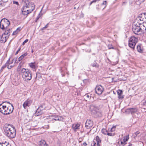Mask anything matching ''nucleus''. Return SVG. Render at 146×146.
Listing matches in <instances>:
<instances>
[{
  "instance_id": "6e6d98bb",
  "label": "nucleus",
  "mask_w": 146,
  "mask_h": 146,
  "mask_svg": "<svg viewBox=\"0 0 146 146\" xmlns=\"http://www.w3.org/2000/svg\"><path fill=\"white\" fill-rule=\"evenodd\" d=\"M136 116L135 115H132L133 117H135L138 118V117H137V114H136Z\"/></svg>"
},
{
  "instance_id": "f03ea898",
  "label": "nucleus",
  "mask_w": 146,
  "mask_h": 146,
  "mask_svg": "<svg viewBox=\"0 0 146 146\" xmlns=\"http://www.w3.org/2000/svg\"><path fill=\"white\" fill-rule=\"evenodd\" d=\"M4 130L5 135L10 139L13 138L15 137L16 131L14 127L12 126L9 124H7L5 125Z\"/></svg>"
},
{
  "instance_id": "69168bd1",
  "label": "nucleus",
  "mask_w": 146,
  "mask_h": 146,
  "mask_svg": "<svg viewBox=\"0 0 146 146\" xmlns=\"http://www.w3.org/2000/svg\"><path fill=\"white\" fill-rule=\"evenodd\" d=\"M126 2H123V3H126Z\"/></svg>"
},
{
  "instance_id": "0e129e2a",
  "label": "nucleus",
  "mask_w": 146,
  "mask_h": 146,
  "mask_svg": "<svg viewBox=\"0 0 146 146\" xmlns=\"http://www.w3.org/2000/svg\"><path fill=\"white\" fill-rule=\"evenodd\" d=\"M97 9H98V10H99L100 9V8H98L97 7Z\"/></svg>"
},
{
  "instance_id": "ddd939ff",
  "label": "nucleus",
  "mask_w": 146,
  "mask_h": 146,
  "mask_svg": "<svg viewBox=\"0 0 146 146\" xmlns=\"http://www.w3.org/2000/svg\"><path fill=\"white\" fill-rule=\"evenodd\" d=\"M9 38L8 36H6L4 35H2V36L1 37L0 42L1 43L5 42Z\"/></svg>"
},
{
  "instance_id": "a18cd8bd",
  "label": "nucleus",
  "mask_w": 146,
  "mask_h": 146,
  "mask_svg": "<svg viewBox=\"0 0 146 146\" xmlns=\"http://www.w3.org/2000/svg\"><path fill=\"white\" fill-rule=\"evenodd\" d=\"M28 41V39H26L23 43L22 45H25V44Z\"/></svg>"
},
{
  "instance_id": "8fccbe9b",
  "label": "nucleus",
  "mask_w": 146,
  "mask_h": 146,
  "mask_svg": "<svg viewBox=\"0 0 146 146\" xmlns=\"http://www.w3.org/2000/svg\"><path fill=\"white\" fill-rule=\"evenodd\" d=\"M40 16L39 15L36 18V20L35 21L36 22H37V21L39 19V18L40 17Z\"/></svg>"
},
{
  "instance_id": "603ef678",
  "label": "nucleus",
  "mask_w": 146,
  "mask_h": 146,
  "mask_svg": "<svg viewBox=\"0 0 146 146\" xmlns=\"http://www.w3.org/2000/svg\"><path fill=\"white\" fill-rule=\"evenodd\" d=\"M121 145H124L126 143H124V142H123V141H121Z\"/></svg>"
},
{
  "instance_id": "052dcab7",
  "label": "nucleus",
  "mask_w": 146,
  "mask_h": 146,
  "mask_svg": "<svg viewBox=\"0 0 146 146\" xmlns=\"http://www.w3.org/2000/svg\"><path fill=\"white\" fill-rule=\"evenodd\" d=\"M96 144V143H94V145H93V146H95V145Z\"/></svg>"
},
{
  "instance_id": "bf43d9fd",
  "label": "nucleus",
  "mask_w": 146,
  "mask_h": 146,
  "mask_svg": "<svg viewBox=\"0 0 146 146\" xmlns=\"http://www.w3.org/2000/svg\"><path fill=\"white\" fill-rule=\"evenodd\" d=\"M34 52V51H33V49H32V50H31V52L32 53H33Z\"/></svg>"
},
{
  "instance_id": "bb28decb",
  "label": "nucleus",
  "mask_w": 146,
  "mask_h": 146,
  "mask_svg": "<svg viewBox=\"0 0 146 146\" xmlns=\"http://www.w3.org/2000/svg\"><path fill=\"white\" fill-rule=\"evenodd\" d=\"M140 16H141L143 19H146V13H142L140 14Z\"/></svg>"
},
{
  "instance_id": "cd10ccee",
  "label": "nucleus",
  "mask_w": 146,
  "mask_h": 146,
  "mask_svg": "<svg viewBox=\"0 0 146 146\" xmlns=\"http://www.w3.org/2000/svg\"><path fill=\"white\" fill-rule=\"evenodd\" d=\"M29 66L32 68L35 69V65L34 63H31L29 64Z\"/></svg>"
},
{
  "instance_id": "5701e85b",
  "label": "nucleus",
  "mask_w": 146,
  "mask_h": 146,
  "mask_svg": "<svg viewBox=\"0 0 146 146\" xmlns=\"http://www.w3.org/2000/svg\"><path fill=\"white\" fill-rule=\"evenodd\" d=\"M21 29V27H19L17 29L13 32L12 35H15L17 34L18 32H19Z\"/></svg>"
},
{
  "instance_id": "1a4fd4ad",
  "label": "nucleus",
  "mask_w": 146,
  "mask_h": 146,
  "mask_svg": "<svg viewBox=\"0 0 146 146\" xmlns=\"http://www.w3.org/2000/svg\"><path fill=\"white\" fill-rule=\"evenodd\" d=\"M90 109L92 113L94 115L99 110L98 107L93 105L90 106Z\"/></svg>"
},
{
  "instance_id": "864d4df0",
  "label": "nucleus",
  "mask_w": 146,
  "mask_h": 146,
  "mask_svg": "<svg viewBox=\"0 0 146 146\" xmlns=\"http://www.w3.org/2000/svg\"><path fill=\"white\" fill-rule=\"evenodd\" d=\"M83 145L84 146H86L87 145V144L86 142H84L83 143Z\"/></svg>"
},
{
  "instance_id": "c9c22d12",
  "label": "nucleus",
  "mask_w": 146,
  "mask_h": 146,
  "mask_svg": "<svg viewBox=\"0 0 146 146\" xmlns=\"http://www.w3.org/2000/svg\"><path fill=\"white\" fill-rule=\"evenodd\" d=\"M125 112L127 114H129L131 113V108L126 109L125 111Z\"/></svg>"
},
{
  "instance_id": "4c0bfd02",
  "label": "nucleus",
  "mask_w": 146,
  "mask_h": 146,
  "mask_svg": "<svg viewBox=\"0 0 146 146\" xmlns=\"http://www.w3.org/2000/svg\"><path fill=\"white\" fill-rule=\"evenodd\" d=\"M106 1H104L103 3L101 4L102 6L104 5V7L103 8V9H104L106 6Z\"/></svg>"
},
{
  "instance_id": "de8ad7c7",
  "label": "nucleus",
  "mask_w": 146,
  "mask_h": 146,
  "mask_svg": "<svg viewBox=\"0 0 146 146\" xmlns=\"http://www.w3.org/2000/svg\"><path fill=\"white\" fill-rule=\"evenodd\" d=\"M13 4H16V5H19V3L17 1H13Z\"/></svg>"
},
{
  "instance_id": "e433bc0d",
  "label": "nucleus",
  "mask_w": 146,
  "mask_h": 146,
  "mask_svg": "<svg viewBox=\"0 0 146 146\" xmlns=\"http://www.w3.org/2000/svg\"><path fill=\"white\" fill-rule=\"evenodd\" d=\"M39 109H40V110H44L45 108V107L44 106V105H42L40 106L39 107Z\"/></svg>"
},
{
  "instance_id": "79ce46f5",
  "label": "nucleus",
  "mask_w": 146,
  "mask_h": 146,
  "mask_svg": "<svg viewBox=\"0 0 146 146\" xmlns=\"http://www.w3.org/2000/svg\"><path fill=\"white\" fill-rule=\"evenodd\" d=\"M116 126H113V127L111 128L110 131L111 132H113L115 130Z\"/></svg>"
},
{
  "instance_id": "0eeeda50",
  "label": "nucleus",
  "mask_w": 146,
  "mask_h": 146,
  "mask_svg": "<svg viewBox=\"0 0 146 146\" xmlns=\"http://www.w3.org/2000/svg\"><path fill=\"white\" fill-rule=\"evenodd\" d=\"M25 4L30 8V11H33L35 8V5L33 3L30 2V0H23Z\"/></svg>"
},
{
  "instance_id": "a211bd4d",
  "label": "nucleus",
  "mask_w": 146,
  "mask_h": 146,
  "mask_svg": "<svg viewBox=\"0 0 146 146\" xmlns=\"http://www.w3.org/2000/svg\"><path fill=\"white\" fill-rule=\"evenodd\" d=\"M28 54L27 52H25L24 54L21 55L18 58L17 63H18V62L21 61L22 60L25 56H26Z\"/></svg>"
},
{
  "instance_id": "f257e3e1",
  "label": "nucleus",
  "mask_w": 146,
  "mask_h": 146,
  "mask_svg": "<svg viewBox=\"0 0 146 146\" xmlns=\"http://www.w3.org/2000/svg\"><path fill=\"white\" fill-rule=\"evenodd\" d=\"M132 30L134 34L138 35V33L144 32L146 31V23H140L138 21L137 23L135 22L132 27Z\"/></svg>"
},
{
  "instance_id": "49530a36",
  "label": "nucleus",
  "mask_w": 146,
  "mask_h": 146,
  "mask_svg": "<svg viewBox=\"0 0 146 146\" xmlns=\"http://www.w3.org/2000/svg\"><path fill=\"white\" fill-rule=\"evenodd\" d=\"M21 48L20 47L19 49H18V50L17 51V52H16V53H15V55H17L19 52L20 50H21Z\"/></svg>"
},
{
  "instance_id": "dca6fc26",
  "label": "nucleus",
  "mask_w": 146,
  "mask_h": 146,
  "mask_svg": "<svg viewBox=\"0 0 146 146\" xmlns=\"http://www.w3.org/2000/svg\"><path fill=\"white\" fill-rule=\"evenodd\" d=\"M118 98L119 99H122L123 98V96L122 95L123 92L122 90H118L117 92Z\"/></svg>"
},
{
  "instance_id": "423d86ee",
  "label": "nucleus",
  "mask_w": 146,
  "mask_h": 146,
  "mask_svg": "<svg viewBox=\"0 0 146 146\" xmlns=\"http://www.w3.org/2000/svg\"><path fill=\"white\" fill-rule=\"evenodd\" d=\"M138 38L134 36L131 37L129 39V46L131 48L134 49L135 46L138 41Z\"/></svg>"
},
{
  "instance_id": "37998d69",
  "label": "nucleus",
  "mask_w": 146,
  "mask_h": 146,
  "mask_svg": "<svg viewBox=\"0 0 146 146\" xmlns=\"http://www.w3.org/2000/svg\"><path fill=\"white\" fill-rule=\"evenodd\" d=\"M52 119H54L56 121L59 120H60L58 116L55 117L53 118Z\"/></svg>"
},
{
  "instance_id": "473e14b6",
  "label": "nucleus",
  "mask_w": 146,
  "mask_h": 146,
  "mask_svg": "<svg viewBox=\"0 0 146 146\" xmlns=\"http://www.w3.org/2000/svg\"><path fill=\"white\" fill-rule=\"evenodd\" d=\"M92 65L93 67H95L96 68H98L99 67L98 65L97 64L96 62H94L92 64Z\"/></svg>"
},
{
  "instance_id": "2eb2a0df",
  "label": "nucleus",
  "mask_w": 146,
  "mask_h": 146,
  "mask_svg": "<svg viewBox=\"0 0 146 146\" xmlns=\"http://www.w3.org/2000/svg\"><path fill=\"white\" fill-rule=\"evenodd\" d=\"M38 145L39 146H48L44 141L41 140L39 142Z\"/></svg>"
},
{
  "instance_id": "338daca9",
  "label": "nucleus",
  "mask_w": 146,
  "mask_h": 146,
  "mask_svg": "<svg viewBox=\"0 0 146 146\" xmlns=\"http://www.w3.org/2000/svg\"><path fill=\"white\" fill-rule=\"evenodd\" d=\"M64 76V75H62V76Z\"/></svg>"
},
{
  "instance_id": "a878e982",
  "label": "nucleus",
  "mask_w": 146,
  "mask_h": 146,
  "mask_svg": "<svg viewBox=\"0 0 146 146\" xmlns=\"http://www.w3.org/2000/svg\"><path fill=\"white\" fill-rule=\"evenodd\" d=\"M144 1L145 0H137L136 1V4L138 5H140L143 3Z\"/></svg>"
},
{
  "instance_id": "393cba45",
  "label": "nucleus",
  "mask_w": 146,
  "mask_h": 146,
  "mask_svg": "<svg viewBox=\"0 0 146 146\" xmlns=\"http://www.w3.org/2000/svg\"><path fill=\"white\" fill-rule=\"evenodd\" d=\"M8 65L9 64H8V62H7L2 67L0 71L1 72L7 66H8Z\"/></svg>"
},
{
  "instance_id": "09e8293b",
  "label": "nucleus",
  "mask_w": 146,
  "mask_h": 146,
  "mask_svg": "<svg viewBox=\"0 0 146 146\" xmlns=\"http://www.w3.org/2000/svg\"><path fill=\"white\" fill-rule=\"evenodd\" d=\"M140 132L139 131H136L135 133V137H136L137 136V135Z\"/></svg>"
},
{
  "instance_id": "58836bf2",
  "label": "nucleus",
  "mask_w": 146,
  "mask_h": 146,
  "mask_svg": "<svg viewBox=\"0 0 146 146\" xmlns=\"http://www.w3.org/2000/svg\"><path fill=\"white\" fill-rule=\"evenodd\" d=\"M115 133H108L107 135L108 136H113L115 135Z\"/></svg>"
},
{
  "instance_id": "c03bdc74",
  "label": "nucleus",
  "mask_w": 146,
  "mask_h": 146,
  "mask_svg": "<svg viewBox=\"0 0 146 146\" xmlns=\"http://www.w3.org/2000/svg\"><path fill=\"white\" fill-rule=\"evenodd\" d=\"M100 0H93L91 2V3H90V5H91L92 3H95L97 1H99Z\"/></svg>"
},
{
  "instance_id": "7c9ffc66",
  "label": "nucleus",
  "mask_w": 146,
  "mask_h": 146,
  "mask_svg": "<svg viewBox=\"0 0 146 146\" xmlns=\"http://www.w3.org/2000/svg\"><path fill=\"white\" fill-rule=\"evenodd\" d=\"M141 105L143 106H146V98L142 102Z\"/></svg>"
},
{
  "instance_id": "13d9d810",
  "label": "nucleus",
  "mask_w": 146,
  "mask_h": 146,
  "mask_svg": "<svg viewBox=\"0 0 146 146\" xmlns=\"http://www.w3.org/2000/svg\"><path fill=\"white\" fill-rule=\"evenodd\" d=\"M47 89H45L44 90V92H47Z\"/></svg>"
},
{
  "instance_id": "aec40b11",
  "label": "nucleus",
  "mask_w": 146,
  "mask_h": 146,
  "mask_svg": "<svg viewBox=\"0 0 146 146\" xmlns=\"http://www.w3.org/2000/svg\"><path fill=\"white\" fill-rule=\"evenodd\" d=\"M137 49L139 52L141 53L143 52V49L141 48V44H139L137 46Z\"/></svg>"
},
{
  "instance_id": "774afa93",
  "label": "nucleus",
  "mask_w": 146,
  "mask_h": 146,
  "mask_svg": "<svg viewBox=\"0 0 146 146\" xmlns=\"http://www.w3.org/2000/svg\"><path fill=\"white\" fill-rule=\"evenodd\" d=\"M81 142V141H79V142Z\"/></svg>"
},
{
  "instance_id": "c85d7f7f",
  "label": "nucleus",
  "mask_w": 146,
  "mask_h": 146,
  "mask_svg": "<svg viewBox=\"0 0 146 146\" xmlns=\"http://www.w3.org/2000/svg\"><path fill=\"white\" fill-rule=\"evenodd\" d=\"M10 60V58H9L7 61V62H8V64H9V65L8 66H7V68L8 69H11V68H12V67H13V66H9V64H10L9 63Z\"/></svg>"
},
{
  "instance_id": "7ed1b4c3",
  "label": "nucleus",
  "mask_w": 146,
  "mask_h": 146,
  "mask_svg": "<svg viewBox=\"0 0 146 146\" xmlns=\"http://www.w3.org/2000/svg\"><path fill=\"white\" fill-rule=\"evenodd\" d=\"M21 66L19 65L18 67L17 70L18 71L20 70V74H21L22 77L25 80H29L31 79L32 75L31 72L28 69L23 68L19 70V68Z\"/></svg>"
},
{
  "instance_id": "4d7b16f0",
  "label": "nucleus",
  "mask_w": 146,
  "mask_h": 146,
  "mask_svg": "<svg viewBox=\"0 0 146 146\" xmlns=\"http://www.w3.org/2000/svg\"><path fill=\"white\" fill-rule=\"evenodd\" d=\"M45 29V28H44V27L42 28L41 29L42 30H43L44 29Z\"/></svg>"
},
{
  "instance_id": "39448f33",
  "label": "nucleus",
  "mask_w": 146,
  "mask_h": 146,
  "mask_svg": "<svg viewBox=\"0 0 146 146\" xmlns=\"http://www.w3.org/2000/svg\"><path fill=\"white\" fill-rule=\"evenodd\" d=\"M10 24L9 21L6 19L1 20L0 22V27L2 29H8L7 27Z\"/></svg>"
},
{
  "instance_id": "e2e57ef3",
  "label": "nucleus",
  "mask_w": 146,
  "mask_h": 146,
  "mask_svg": "<svg viewBox=\"0 0 146 146\" xmlns=\"http://www.w3.org/2000/svg\"><path fill=\"white\" fill-rule=\"evenodd\" d=\"M132 145V144H130V145H129V146H130V145Z\"/></svg>"
},
{
  "instance_id": "6ab92c4d",
  "label": "nucleus",
  "mask_w": 146,
  "mask_h": 146,
  "mask_svg": "<svg viewBox=\"0 0 146 146\" xmlns=\"http://www.w3.org/2000/svg\"><path fill=\"white\" fill-rule=\"evenodd\" d=\"M42 110H40V109L38 108L37 110L35 113V115L36 116H38L42 113Z\"/></svg>"
},
{
  "instance_id": "5fc2aeb1",
  "label": "nucleus",
  "mask_w": 146,
  "mask_h": 146,
  "mask_svg": "<svg viewBox=\"0 0 146 146\" xmlns=\"http://www.w3.org/2000/svg\"><path fill=\"white\" fill-rule=\"evenodd\" d=\"M48 23L47 24H46V25L44 27V28H47V27H48Z\"/></svg>"
},
{
  "instance_id": "680f3d73",
  "label": "nucleus",
  "mask_w": 146,
  "mask_h": 146,
  "mask_svg": "<svg viewBox=\"0 0 146 146\" xmlns=\"http://www.w3.org/2000/svg\"><path fill=\"white\" fill-rule=\"evenodd\" d=\"M12 63H13V62H11V63H9L10 64H11Z\"/></svg>"
},
{
  "instance_id": "f704fd0d",
  "label": "nucleus",
  "mask_w": 146,
  "mask_h": 146,
  "mask_svg": "<svg viewBox=\"0 0 146 146\" xmlns=\"http://www.w3.org/2000/svg\"><path fill=\"white\" fill-rule=\"evenodd\" d=\"M79 125L78 124L73 125V128L74 129H78Z\"/></svg>"
},
{
  "instance_id": "4468645a",
  "label": "nucleus",
  "mask_w": 146,
  "mask_h": 146,
  "mask_svg": "<svg viewBox=\"0 0 146 146\" xmlns=\"http://www.w3.org/2000/svg\"><path fill=\"white\" fill-rule=\"evenodd\" d=\"M31 104L30 101L27 100L24 102L23 104V106L25 109H26L27 106L29 107Z\"/></svg>"
},
{
  "instance_id": "3c124183",
  "label": "nucleus",
  "mask_w": 146,
  "mask_h": 146,
  "mask_svg": "<svg viewBox=\"0 0 146 146\" xmlns=\"http://www.w3.org/2000/svg\"><path fill=\"white\" fill-rule=\"evenodd\" d=\"M6 103H7L8 104H10L11 105V104L9 102H3L1 104H4Z\"/></svg>"
},
{
  "instance_id": "c756f323",
  "label": "nucleus",
  "mask_w": 146,
  "mask_h": 146,
  "mask_svg": "<svg viewBox=\"0 0 146 146\" xmlns=\"http://www.w3.org/2000/svg\"><path fill=\"white\" fill-rule=\"evenodd\" d=\"M129 139V135L125 137H124V139H123V141L124 143H125Z\"/></svg>"
},
{
  "instance_id": "ea45409f",
  "label": "nucleus",
  "mask_w": 146,
  "mask_h": 146,
  "mask_svg": "<svg viewBox=\"0 0 146 146\" xmlns=\"http://www.w3.org/2000/svg\"><path fill=\"white\" fill-rule=\"evenodd\" d=\"M7 142L6 141L5 143H0V146H7Z\"/></svg>"
},
{
  "instance_id": "6e6552de",
  "label": "nucleus",
  "mask_w": 146,
  "mask_h": 146,
  "mask_svg": "<svg viewBox=\"0 0 146 146\" xmlns=\"http://www.w3.org/2000/svg\"><path fill=\"white\" fill-rule=\"evenodd\" d=\"M30 9V8L27 5H26V4H25L22 11L23 14L24 15H26L31 13L32 11H29Z\"/></svg>"
},
{
  "instance_id": "f3484780",
  "label": "nucleus",
  "mask_w": 146,
  "mask_h": 146,
  "mask_svg": "<svg viewBox=\"0 0 146 146\" xmlns=\"http://www.w3.org/2000/svg\"><path fill=\"white\" fill-rule=\"evenodd\" d=\"M6 29L5 30V32H4L3 35H4L6 36H8V37L9 38L10 35V33L9 31L10 29Z\"/></svg>"
},
{
  "instance_id": "9d476101",
  "label": "nucleus",
  "mask_w": 146,
  "mask_h": 146,
  "mask_svg": "<svg viewBox=\"0 0 146 146\" xmlns=\"http://www.w3.org/2000/svg\"><path fill=\"white\" fill-rule=\"evenodd\" d=\"M93 125V122L90 119H87L85 123V126L87 129H90Z\"/></svg>"
},
{
  "instance_id": "72a5a7b5",
  "label": "nucleus",
  "mask_w": 146,
  "mask_h": 146,
  "mask_svg": "<svg viewBox=\"0 0 146 146\" xmlns=\"http://www.w3.org/2000/svg\"><path fill=\"white\" fill-rule=\"evenodd\" d=\"M84 97L86 98V100H87L90 99L91 96L90 95L88 94H86L84 96Z\"/></svg>"
},
{
  "instance_id": "412c9836",
  "label": "nucleus",
  "mask_w": 146,
  "mask_h": 146,
  "mask_svg": "<svg viewBox=\"0 0 146 146\" xmlns=\"http://www.w3.org/2000/svg\"><path fill=\"white\" fill-rule=\"evenodd\" d=\"M94 115L96 117H100L102 116V113L101 111L98 110Z\"/></svg>"
},
{
  "instance_id": "4be33fe9",
  "label": "nucleus",
  "mask_w": 146,
  "mask_h": 146,
  "mask_svg": "<svg viewBox=\"0 0 146 146\" xmlns=\"http://www.w3.org/2000/svg\"><path fill=\"white\" fill-rule=\"evenodd\" d=\"M96 139L97 143V144L98 146H100V143H101V140L99 137L97 136L96 137Z\"/></svg>"
},
{
  "instance_id": "a19ab883",
  "label": "nucleus",
  "mask_w": 146,
  "mask_h": 146,
  "mask_svg": "<svg viewBox=\"0 0 146 146\" xmlns=\"http://www.w3.org/2000/svg\"><path fill=\"white\" fill-rule=\"evenodd\" d=\"M108 48L109 49H114V48L111 44H109L108 45Z\"/></svg>"
},
{
  "instance_id": "9b49d317",
  "label": "nucleus",
  "mask_w": 146,
  "mask_h": 146,
  "mask_svg": "<svg viewBox=\"0 0 146 146\" xmlns=\"http://www.w3.org/2000/svg\"><path fill=\"white\" fill-rule=\"evenodd\" d=\"M103 90V88L101 85L97 86L95 89L96 93L99 95L102 94Z\"/></svg>"
},
{
  "instance_id": "b1692460",
  "label": "nucleus",
  "mask_w": 146,
  "mask_h": 146,
  "mask_svg": "<svg viewBox=\"0 0 146 146\" xmlns=\"http://www.w3.org/2000/svg\"><path fill=\"white\" fill-rule=\"evenodd\" d=\"M137 19L138 21H139L140 23H144L143 22L144 20V19L141 16H140V15H139L138 17L137 18Z\"/></svg>"
},
{
  "instance_id": "f8f14e48",
  "label": "nucleus",
  "mask_w": 146,
  "mask_h": 146,
  "mask_svg": "<svg viewBox=\"0 0 146 146\" xmlns=\"http://www.w3.org/2000/svg\"><path fill=\"white\" fill-rule=\"evenodd\" d=\"M131 113L132 115H135L136 114L137 115V117H139L140 116V114L139 113V112L137 111V110L136 108H131Z\"/></svg>"
},
{
  "instance_id": "20e7f679",
  "label": "nucleus",
  "mask_w": 146,
  "mask_h": 146,
  "mask_svg": "<svg viewBox=\"0 0 146 146\" xmlns=\"http://www.w3.org/2000/svg\"><path fill=\"white\" fill-rule=\"evenodd\" d=\"M2 104H0V112L1 113L7 115L13 112L14 108L12 104H11V106L8 107H7L5 105H2Z\"/></svg>"
},
{
  "instance_id": "2f4dec72",
  "label": "nucleus",
  "mask_w": 146,
  "mask_h": 146,
  "mask_svg": "<svg viewBox=\"0 0 146 146\" xmlns=\"http://www.w3.org/2000/svg\"><path fill=\"white\" fill-rule=\"evenodd\" d=\"M102 132L103 134L105 135H107L108 133V131L106 129H103L102 130Z\"/></svg>"
}]
</instances>
